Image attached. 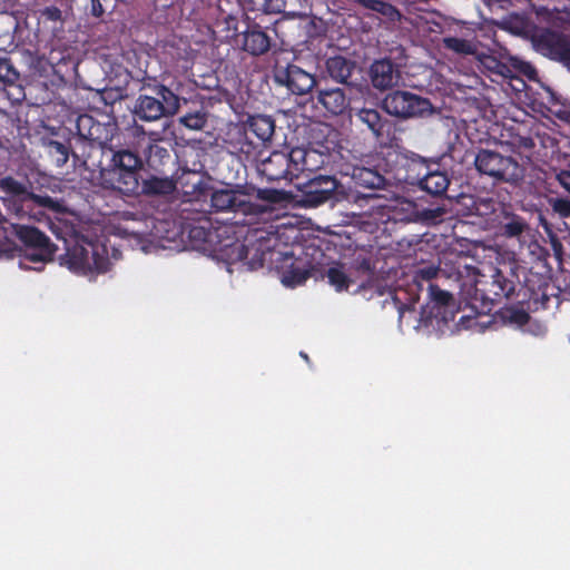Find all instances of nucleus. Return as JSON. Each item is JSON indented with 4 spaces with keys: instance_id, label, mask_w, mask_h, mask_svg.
Segmentation results:
<instances>
[{
    "instance_id": "6ab92c4d",
    "label": "nucleus",
    "mask_w": 570,
    "mask_h": 570,
    "mask_svg": "<svg viewBox=\"0 0 570 570\" xmlns=\"http://www.w3.org/2000/svg\"><path fill=\"white\" fill-rule=\"evenodd\" d=\"M0 189L6 194V196L2 197L4 206L18 218H23L26 202L30 193L26 185L11 176H7L0 179Z\"/></svg>"
},
{
    "instance_id": "1a4fd4ad",
    "label": "nucleus",
    "mask_w": 570,
    "mask_h": 570,
    "mask_svg": "<svg viewBox=\"0 0 570 570\" xmlns=\"http://www.w3.org/2000/svg\"><path fill=\"white\" fill-rule=\"evenodd\" d=\"M56 247L20 248L8 236L4 226H0V259L20 257L19 265L23 269L41 271L46 263L53 259Z\"/></svg>"
},
{
    "instance_id": "4c0bfd02",
    "label": "nucleus",
    "mask_w": 570,
    "mask_h": 570,
    "mask_svg": "<svg viewBox=\"0 0 570 570\" xmlns=\"http://www.w3.org/2000/svg\"><path fill=\"white\" fill-rule=\"evenodd\" d=\"M500 314L505 323L517 326H523L530 321V314L522 307H504Z\"/></svg>"
},
{
    "instance_id": "09e8293b",
    "label": "nucleus",
    "mask_w": 570,
    "mask_h": 570,
    "mask_svg": "<svg viewBox=\"0 0 570 570\" xmlns=\"http://www.w3.org/2000/svg\"><path fill=\"white\" fill-rule=\"evenodd\" d=\"M285 0H262V9L266 13H279L285 10Z\"/></svg>"
},
{
    "instance_id": "a18cd8bd",
    "label": "nucleus",
    "mask_w": 570,
    "mask_h": 570,
    "mask_svg": "<svg viewBox=\"0 0 570 570\" xmlns=\"http://www.w3.org/2000/svg\"><path fill=\"white\" fill-rule=\"evenodd\" d=\"M548 205L551 207L554 214L560 218L570 217V198L568 197H548Z\"/></svg>"
},
{
    "instance_id": "473e14b6",
    "label": "nucleus",
    "mask_w": 570,
    "mask_h": 570,
    "mask_svg": "<svg viewBox=\"0 0 570 570\" xmlns=\"http://www.w3.org/2000/svg\"><path fill=\"white\" fill-rule=\"evenodd\" d=\"M351 177L357 187L381 189L385 186V177L374 168L354 167Z\"/></svg>"
},
{
    "instance_id": "3c124183",
    "label": "nucleus",
    "mask_w": 570,
    "mask_h": 570,
    "mask_svg": "<svg viewBox=\"0 0 570 570\" xmlns=\"http://www.w3.org/2000/svg\"><path fill=\"white\" fill-rule=\"evenodd\" d=\"M368 2L371 3L368 6L371 9L379 11L383 14H391L392 12L396 11L392 4L383 1L368 0Z\"/></svg>"
},
{
    "instance_id": "603ef678",
    "label": "nucleus",
    "mask_w": 570,
    "mask_h": 570,
    "mask_svg": "<svg viewBox=\"0 0 570 570\" xmlns=\"http://www.w3.org/2000/svg\"><path fill=\"white\" fill-rule=\"evenodd\" d=\"M559 185L570 194V170L562 169L556 176Z\"/></svg>"
},
{
    "instance_id": "864d4df0",
    "label": "nucleus",
    "mask_w": 570,
    "mask_h": 570,
    "mask_svg": "<svg viewBox=\"0 0 570 570\" xmlns=\"http://www.w3.org/2000/svg\"><path fill=\"white\" fill-rule=\"evenodd\" d=\"M105 10L102 8V4L100 0H91V14L95 17H101L104 14Z\"/></svg>"
},
{
    "instance_id": "c03bdc74",
    "label": "nucleus",
    "mask_w": 570,
    "mask_h": 570,
    "mask_svg": "<svg viewBox=\"0 0 570 570\" xmlns=\"http://www.w3.org/2000/svg\"><path fill=\"white\" fill-rule=\"evenodd\" d=\"M256 198L269 204H279L286 199V193L275 188H257Z\"/></svg>"
},
{
    "instance_id": "8fccbe9b",
    "label": "nucleus",
    "mask_w": 570,
    "mask_h": 570,
    "mask_svg": "<svg viewBox=\"0 0 570 570\" xmlns=\"http://www.w3.org/2000/svg\"><path fill=\"white\" fill-rule=\"evenodd\" d=\"M41 17L48 21L62 22V12L59 8L55 6L46 7L41 11Z\"/></svg>"
},
{
    "instance_id": "b1692460",
    "label": "nucleus",
    "mask_w": 570,
    "mask_h": 570,
    "mask_svg": "<svg viewBox=\"0 0 570 570\" xmlns=\"http://www.w3.org/2000/svg\"><path fill=\"white\" fill-rule=\"evenodd\" d=\"M512 61V66H509L492 55H482L480 57V63L489 71V77L493 81H497V79L492 78L493 76L501 79H513L515 77V69L527 73V69L531 68L528 63L520 62L515 59Z\"/></svg>"
},
{
    "instance_id": "f257e3e1",
    "label": "nucleus",
    "mask_w": 570,
    "mask_h": 570,
    "mask_svg": "<svg viewBox=\"0 0 570 570\" xmlns=\"http://www.w3.org/2000/svg\"><path fill=\"white\" fill-rule=\"evenodd\" d=\"M471 278L461 282L460 294L471 308L480 313L492 311L494 303L510 298L517 287L518 275L512 267L491 266L490 274H480L475 267L464 266Z\"/></svg>"
},
{
    "instance_id": "5701e85b",
    "label": "nucleus",
    "mask_w": 570,
    "mask_h": 570,
    "mask_svg": "<svg viewBox=\"0 0 570 570\" xmlns=\"http://www.w3.org/2000/svg\"><path fill=\"white\" fill-rule=\"evenodd\" d=\"M109 149L110 146L97 145L80 171L87 180L98 183L102 187H105V174L107 173V165L104 164V158L105 156L110 158Z\"/></svg>"
},
{
    "instance_id": "49530a36",
    "label": "nucleus",
    "mask_w": 570,
    "mask_h": 570,
    "mask_svg": "<svg viewBox=\"0 0 570 570\" xmlns=\"http://www.w3.org/2000/svg\"><path fill=\"white\" fill-rule=\"evenodd\" d=\"M444 46L446 49H450L458 53H470L471 52V45L461 38L456 37H449L444 38Z\"/></svg>"
},
{
    "instance_id": "bb28decb",
    "label": "nucleus",
    "mask_w": 570,
    "mask_h": 570,
    "mask_svg": "<svg viewBox=\"0 0 570 570\" xmlns=\"http://www.w3.org/2000/svg\"><path fill=\"white\" fill-rule=\"evenodd\" d=\"M356 68L354 60L336 55L325 60V70L328 77L340 83L352 85L351 77Z\"/></svg>"
},
{
    "instance_id": "c756f323",
    "label": "nucleus",
    "mask_w": 570,
    "mask_h": 570,
    "mask_svg": "<svg viewBox=\"0 0 570 570\" xmlns=\"http://www.w3.org/2000/svg\"><path fill=\"white\" fill-rule=\"evenodd\" d=\"M146 163L153 171L160 175L168 174L175 164L170 150L157 142L149 144Z\"/></svg>"
},
{
    "instance_id": "f03ea898",
    "label": "nucleus",
    "mask_w": 570,
    "mask_h": 570,
    "mask_svg": "<svg viewBox=\"0 0 570 570\" xmlns=\"http://www.w3.org/2000/svg\"><path fill=\"white\" fill-rule=\"evenodd\" d=\"M109 161L105 174V188L126 196L139 195V173L144 160L135 146L114 147L110 145Z\"/></svg>"
},
{
    "instance_id": "aec40b11",
    "label": "nucleus",
    "mask_w": 570,
    "mask_h": 570,
    "mask_svg": "<svg viewBox=\"0 0 570 570\" xmlns=\"http://www.w3.org/2000/svg\"><path fill=\"white\" fill-rule=\"evenodd\" d=\"M429 297L431 303V317L448 324L454 321L456 308L453 295L441 289L435 284H429Z\"/></svg>"
},
{
    "instance_id": "ddd939ff",
    "label": "nucleus",
    "mask_w": 570,
    "mask_h": 570,
    "mask_svg": "<svg viewBox=\"0 0 570 570\" xmlns=\"http://www.w3.org/2000/svg\"><path fill=\"white\" fill-rule=\"evenodd\" d=\"M338 185L334 175H314L303 184L301 202L306 207H317L333 198Z\"/></svg>"
},
{
    "instance_id": "72a5a7b5",
    "label": "nucleus",
    "mask_w": 570,
    "mask_h": 570,
    "mask_svg": "<svg viewBox=\"0 0 570 570\" xmlns=\"http://www.w3.org/2000/svg\"><path fill=\"white\" fill-rule=\"evenodd\" d=\"M71 147L72 167L73 169L81 171V168L86 164V160L90 157L94 148L97 147V144L86 140L80 136L76 135L72 138Z\"/></svg>"
},
{
    "instance_id": "9b49d317",
    "label": "nucleus",
    "mask_w": 570,
    "mask_h": 570,
    "mask_svg": "<svg viewBox=\"0 0 570 570\" xmlns=\"http://www.w3.org/2000/svg\"><path fill=\"white\" fill-rule=\"evenodd\" d=\"M534 43L542 55L570 70V30L544 29L535 37Z\"/></svg>"
},
{
    "instance_id": "f3484780",
    "label": "nucleus",
    "mask_w": 570,
    "mask_h": 570,
    "mask_svg": "<svg viewBox=\"0 0 570 570\" xmlns=\"http://www.w3.org/2000/svg\"><path fill=\"white\" fill-rule=\"evenodd\" d=\"M301 155V170L317 171L328 166L335 157V142L327 137L324 141H312L305 150L297 151Z\"/></svg>"
},
{
    "instance_id": "6e6d98bb",
    "label": "nucleus",
    "mask_w": 570,
    "mask_h": 570,
    "mask_svg": "<svg viewBox=\"0 0 570 570\" xmlns=\"http://www.w3.org/2000/svg\"><path fill=\"white\" fill-rule=\"evenodd\" d=\"M520 146L527 149H531L534 147V141L530 137H522L520 139Z\"/></svg>"
},
{
    "instance_id": "4d7b16f0",
    "label": "nucleus",
    "mask_w": 570,
    "mask_h": 570,
    "mask_svg": "<svg viewBox=\"0 0 570 570\" xmlns=\"http://www.w3.org/2000/svg\"><path fill=\"white\" fill-rule=\"evenodd\" d=\"M452 275H453V273L448 274V276H449V277H450V276H452ZM454 275L456 276V279H458V281H461V278H462V272H461L460 267H458V268L455 269Z\"/></svg>"
},
{
    "instance_id": "5fc2aeb1",
    "label": "nucleus",
    "mask_w": 570,
    "mask_h": 570,
    "mask_svg": "<svg viewBox=\"0 0 570 570\" xmlns=\"http://www.w3.org/2000/svg\"><path fill=\"white\" fill-rule=\"evenodd\" d=\"M32 65L39 69L45 71V66L47 65V61L43 57L35 56L32 57Z\"/></svg>"
},
{
    "instance_id": "2eb2a0df",
    "label": "nucleus",
    "mask_w": 570,
    "mask_h": 570,
    "mask_svg": "<svg viewBox=\"0 0 570 570\" xmlns=\"http://www.w3.org/2000/svg\"><path fill=\"white\" fill-rule=\"evenodd\" d=\"M281 281L287 287H296L304 284L316 272L315 265L306 257H295L293 253L282 254Z\"/></svg>"
},
{
    "instance_id": "412c9836",
    "label": "nucleus",
    "mask_w": 570,
    "mask_h": 570,
    "mask_svg": "<svg viewBox=\"0 0 570 570\" xmlns=\"http://www.w3.org/2000/svg\"><path fill=\"white\" fill-rule=\"evenodd\" d=\"M372 86L377 90H386L399 83L401 72L397 66L387 58L375 60L370 67Z\"/></svg>"
},
{
    "instance_id": "de8ad7c7",
    "label": "nucleus",
    "mask_w": 570,
    "mask_h": 570,
    "mask_svg": "<svg viewBox=\"0 0 570 570\" xmlns=\"http://www.w3.org/2000/svg\"><path fill=\"white\" fill-rule=\"evenodd\" d=\"M124 89L121 88H105L100 92L101 100L109 106H112L115 102L120 101L125 97Z\"/></svg>"
},
{
    "instance_id": "7c9ffc66",
    "label": "nucleus",
    "mask_w": 570,
    "mask_h": 570,
    "mask_svg": "<svg viewBox=\"0 0 570 570\" xmlns=\"http://www.w3.org/2000/svg\"><path fill=\"white\" fill-rule=\"evenodd\" d=\"M245 132L254 135L259 141L271 140L275 131V120L267 115L248 116L244 122Z\"/></svg>"
},
{
    "instance_id": "20e7f679",
    "label": "nucleus",
    "mask_w": 570,
    "mask_h": 570,
    "mask_svg": "<svg viewBox=\"0 0 570 570\" xmlns=\"http://www.w3.org/2000/svg\"><path fill=\"white\" fill-rule=\"evenodd\" d=\"M60 264L76 274L105 273L110 265L107 248L97 240L80 237L59 257Z\"/></svg>"
},
{
    "instance_id": "4468645a",
    "label": "nucleus",
    "mask_w": 570,
    "mask_h": 570,
    "mask_svg": "<svg viewBox=\"0 0 570 570\" xmlns=\"http://www.w3.org/2000/svg\"><path fill=\"white\" fill-rule=\"evenodd\" d=\"M245 29L240 31L239 38H236V46L253 57H259L267 53L273 39L259 23L246 18Z\"/></svg>"
},
{
    "instance_id": "4be33fe9",
    "label": "nucleus",
    "mask_w": 570,
    "mask_h": 570,
    "mask_svg": "<svg viewBox=\"0 0 570 570\" xmlns=\"http://www.w3.org/2000/svg\"><path fill=\"white\" fill-rule=\"evenodd\" d=\"M316 106L322 107L327 115L340 116L348 108L351 100L342 88L317 89L315 95Z\"/></svg>"
},
{
    "instance_id": "a19ab883",
    "label": "nucleus",
    "mask_w": 570,
    "mask_h": 570,
    "mask_svg": "<svg viewBox=\"0 0 570 570\" xmlns=\"http://www.w3.org/2000/svg\"><path fill=\"white\" fill-rule=\"evenodd\" d=\"M20 73L9 58L0 57V85L11 86L19 80Z\"/></svg>"
},
{
    "instance_id": "f8f14e48",
    "label": "nucleus",
    "mask_w": 570,
    "mask_h": 570,
    "mask_svg": "<svg viewBox=\"0 0 570 570\" xmlns=\"http://www.w3.org/2000/svg\"><path fill=\"white\" fill-rule=\"evenodd\" d=\"M273 79L277 86L285 87L296 96L307 95L316 86L315 75L294 63H287L285 67L276 66Z\"/></svg>"
},
{
    "instance_id": "cd10ccee",
    "label": "nucleus",
    "mask_w": 570,
    "mask_h": 570,
    "mask_svg": "<svg viewBox=\"0 0 570 570\" xmlns=\"http://www.w3.org/2000/svg\"><path fill=\"white\" fill-rule=\"evenodd\" d=\"M357 121L366 126L376 139L389 136L391 122L375 108L363 107L355 114Z\"/></svg>"
},
{
    "instance_id": "423d86ee",
    "label": "nucleus",
    "mask_w": 570,
    "mask_h": 570,
    "mask_svg": "<svg viewBox=\"0 0 570 570\" xmlns=\"http://www.w3.org/2000/svg\"><path fill=\"white\" fill-rule=\"evenodd\" d=\"M249 194L244 187L215 189L210 194V206L216 212H232L244 215L242 225H252L263 215L267 207L248 199Z\"/></svg>"
},
{
    "instance_id": "79ce46f5",
    "label": "nucleus",
    "mask_w": 570,
    "mask_h": 570,
    "mask_svg": "<svg viewBox=\"0 0 570 570\" xmlns=\"http://www.w3.org/2000/svg\"><path fill=\"white\" fill-rule=\"evenodd\" d=\"M57 202L52 199L50 196H40L33 193H29V197L26 202V213L24 216H31V210L35 206L55 209Z\"/></svg>"
},
{
    "instance_id": "c85d7f7f",
    "label": "nucleus",
    "mask_w": 570,
    "mask_h": 570,
    "mask_svg": "<svg viewBox=\"0 0 570 570\" xmlns=\"http://www.w3.org/2000/svg\"><path fill=\"white\" fill-rule=\"evenodd\" d=\"M217 237V230L213 229L210 220L206 217L188 225V238L196 247L212 246Z\"/></svg>"
},
{
    "instance_id": "37998d69",
    "label": "nucleus",
    "mask_w": 570,
    "mask_h": 570,
    "mask_svg": "<svg viewBox=\"0 0 570 570\" xmlns=\"http://www.w3.org/2000/svg\"><path fill=\"white\" fill-rule=\"evenodd\" d=\"M238 24V19L235 16L228 14L217 26L222 27L220 31L225 32V39H233L236 42V38H239L242 31Z\"/></svg>"
},
{
    "instance_id": "0eeeda50",
    "label": "nucleus",
    "mask_w": 570,
    "mask_h": 570,
    "mask_svg": "<svg viewBox=\"0 0 570 570\" xmlns=\"http://www.w3.org/2000/svg\"><path fill=\"white\" fill-rule=\"evenodd\" d=\"M403 159L404 164L402 165V169L405 170V174L402 175L401 169H399L395 175L396 179L410 185H417L422 190H425L433 196H442L445 194L450 185V178L445 171H430L428 170L425 163L422 160H416L414 158Z\"/></svg>"
},
{
    "instance_id": "dca6fc26",
    "label": "nucleus",
    "mask_w": 570,
    "mask_h": 570,
    "mask_svg": "<svg viewBox=\"0 0 570 570\" xmlns=\"http://www.w3.org/2000/svg\"><path fill=\"white\" fill-rule=\"evenodd\" d=\"M76 127L78 136L102 146H108L118 129L116 122H100L87 114L78 117Z\"/></svg>"
},
{
    "instance_id": "f704fd0d",
    "label": "nucleus",
    "mask_w": 570,
    "mask_h": 570,
    "mask_svg": "<svg viewBox=\"0 0 570 570\" xmlns=\"http://www.w3.org/2000/svg\"><path fill=\"white\" fill-rule=\"evenodd\" d=\"M412 205V203H410ZM446 210L444 207L435 206L430 208H419L413 204V212L409 219L413 222H420L425 225H436L443 222Z\"/></svg>"
},
{
    "instance_id": "e433bc0d",
    "label": "nucleus",
    "mask_w": 570,
    "mask_h": 570,
    "mask_svg": "<svg viewBox=\"0 0 570 570\" xmlns=\"http://www.w3.org/2000/svg\"><path fill=\"white\" fill-rule=\"evenodd\" d=\"M208 112L202 107L179 118L180 125L191 130H202L207 124Z\"/></svg>"
},
{
    "instance_id": "58836bf2",
    "label": "nucleus",
    "mask_w": 570,
    "mask_h": 570,
    "mask_svg": "<svg viewBox=\"0 0 570 570\" xmlns=\"http://www.w3.org/2000/svg\"><path fill=\"white\" fill-rule=\"evenodd\" d=\"M326 276L328 283L335 287L337 292L347 291L351 284V279L343 269V266H332L327 269Z\"/></svg>"
},
{
    "instance_id": "a211bd4d",
    "label": "nucleus",
    "mask_w": 570,
    "mask_h": 570,
    "mask_svg": "<svg viewBox=\"0 0 570 570\" xmlns=\"http://www.w3.org/2000/svg\"><path fill=\"white\" fill-rule=\"evenodd\" d=\"M295 151L289 155L283 151H273L266 159L258 166V173L267 179V181H278L281 179H291L293 174L291 171L292 165L297 170V163L294 160Z\"/></svg>"
},
{
    "instance_id": "9d476101",
    "label": "nucleus",
    "mask_w": 570,
    "mask_h": 570,
    "mask_svg": "<svg viewBox=\"0 0 570 570\" xmlns=\"http://www.w3.org/2000/svg\"><path fill=\"white\" fill-rule=\"evenodd\" d=\"M230 263L244 262L250 271L262 268L267 259H273L276 252L272 250L269 239L263 235L254 242L240 243L235 240L224 245ZM277 255L281 253L277 252Z\"/></svg>"
},
{
    "instance_id": "393cba45",
    "label": "nucleus",
    "mask_w": 570,
    "mask_h": 570,
    "mask_svg": "<svg viewBox=\"0 0 570 570\" xmlns=\"http://www.w3.org/2000/svg\"><path fill=\"white\" fill-rule=\"evenodd\" d=\"M41 146V157L47 160L49 166L57 169L65 167L72 154L70 140L42 139Z\"/></svg>"
},
{
    "instance_id": "39448f33",
    "label": "nucleus",
    "mask_w": 570,
    "mask_h": 570,
    "mask_svg": "<svg viewBox=\"0 0 570 570\" xmlns=\"http://www.w3.org/2000/svg\"><path fill=\"white\" fill-rule=\"evenodd\" d=\"M474 166L480 174L491 177L495 183L517 186L524 178V168L517 159L489 149L478 151Z\"/></svg>"
},
{
    "instance_id": "7ed1b4c3",
    "label": "nucleus",
    "mask_w": 570,
    "mask_h": 570,
    "mask_svg": "<svg viewBox=\"0 0 570 570\" xmlns=\"http://www.w3.org/2000/svg\"><path fill=\"white\" fill-rule=\"evenodd\" d=\"M141 90L147 92L139 94L135 100L132 109L135 118L151 122L177 114L180 106L179 97L167 86L148 78Z\"/></svg>"
},
{
    "instance_id": "6e6552de",
    "label": "nucleus",
    "mask_w": 570,
    "mask_h": 570,
    "mask_svg": "<svg viewBox=\"0 0 570 570\" xmlns=\"http://www.w3.org/2000/svg\"><path fill=\"white\" fill-rule=\"evenodd\" d=\"M382 108L391 116L406 120L433 114L430 99L406 90H393L382 100Z\"/></svg>"
},
{
    "instance_id": "a878e982",
    "label": "nucleus",
    "mask_w": 570,
    "mask_h": 570,
    "mask_svg": "<svg viewBox=\"0 0 570 570\" xmlns=\"http://www.w3.org/2000/svg\"><path fill=\"white\" fill-rule=\"evenodd\" d=\"M9 226H4L10 234L16 235L21 243L24 245L23 249L39 248L45 246L56 247L50 238L38 228L22 225L19 223H9Z\"/></svg>"
},
{
    "instance_id": "ea45409f",
    "label": "nucleus",
    "mask_w": 570,
    "mask_h": 570,
    "mask_svg": "<svg viewBox=\"0 0 570 570\" xmlns=\"http://www.w3.org/2000/svg\"><path fill=\"white\" fill-rule=\"evenodd\" d=\"M446 272L443 268H440L435 265H425L419 267L413 275L414 283L417 284L419 287L422 286L423 282L432 284L431 281L436 278L439 275H445Z\"/></svg>"
},
{
    "instance_id": "2f4dec72",
    "label": "nucleus",
    "mask_w": 570,
    "mask_h": 570,
    "mask_svg": "<svg viewBox=\"0 0 570 570\" xmlns=\"http://www.w3.org/2000/svg\"><path fill=\"white\" fill-rule=\"evenodd\" d=\"M176 190V181L169 176L163 177L150 176L147 179L139 181V194L146 196H168Z\"/></svg>"
},
{
    "instance_id": "c9c22d12",
    "label": "nucleus",
    "mask_w": 570,
    "mask_h": 570,
    "mask_svg": "<svg viewBox=\"0 0 570 570\" xmlns=\"http://www.w3.org/2000/svg\"><path fill=\"white\" fill-rule=\"evenodd\" d=\"M529 228L525 219L518 215L505 217V222L501 226L502 235L509 238L521 236Z\"/></svg>"
}]
</instances>
